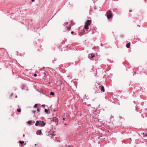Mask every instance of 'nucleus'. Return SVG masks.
Listing matches in <instances>:
<instances>
[{
	"instance_id": "nucleus-15",
	"label": "nucleus",
	"mask_w": 147,
	"mask_h": 147,
	"mask_svg": "<svg viewBox=\"0 0 147 147\" xmlns=\"http://www.w3.org/2000/svg\"><path fill=\"white\" fill-rule=\"evenodd\" d=\"M24 141H19V143L21 144H23L24 143Z\"/></svg>"
},
{
	"instance_id": "nucleus-18",
	"label": "nucleus",
	"mask_w": 147,
	"mask_h": 147,
	"mask_svg": "<svg viewBox=\"0 0 147 147\" xmlns=\"http://www.w3.org/2000/svg\"><path fill=\"white\" fill-rule=\"evenodd\" d=\"M34 108H37V104H36L34 107Z\"/></svg>"
},
{
	"instance_id": "nucleus-33",
	"label": "nucleus",
	"mask_w": 147,
	"mask_h": 147,
	"mask_svg": "<svg viewBox=\"0 0 147 147\" xmlns=\"http://www.w3.org/2000/svg\"><path fill=\"white\" fill-rule=\"evenodd\" d=\"M84 103L86 105V102H85Z\"/></svg>"
},
{
	"instance_id": "nucleus-37",
	"label": "nucleus",
	"mask_w": 147,
	"mask_h": 147,
	"mask_svg": "<svg viewBox=\"0 0 147 147\" xmlns=\"http://www.w3.org/2000/svg\"><path fill=\"white\" fill-rule=\"evenodd\" d=\"M65 125H66V124H65Z\"/></svg>"
},
{
	"instance_id": "nucleus-32",
	"label": "nucleus",
	"mask_w": 147,
	"mask_h": 147,
	"mask_svg": "<svg viewBox=\"0 0 147 147\" xmlns=\"http://www.w3.org/2000/svg\"><path fill=\"white\" fill-rule=\"evenodd\" d=\"M63 120H65V118H63Z\"/></svg>"
},
{
	"instance_id": "nucleus-10",
	"label": "nucleus",
	"mask_w": 147,
	"mask_h": 147,
	"mask_svg": "<svg viewBox=\"0 0 147 147\" xmlns=\"http://www.w3.org/2000/svg\"><path fill=\"white\" fill-rule=\"evenodd\" d=\"M101 91L102 92H104L105 91V90L104 89V86H102V85H101Z\"/></svg>"
},
{
	"instance_id": "nucleus-4",
	"label": "nucleus",
	"mask_w": 147,
	"mask_h": 147,
	"mask_svg": "<svg viewBox=\"0 0 147 147\" xmlns=\"http://www.w3.org/2000/svg\"><path fill=\"white\" fill-rule=\"evenodd\" d=\"M41 123V121H36V123L35 124V125L36 126H38V125H40V123Z\"/></svg>"
},
{
	"instance_id": "nucleus-17",
	"label": "nucleus",
	"mask_w": 147,
	"mask_h": 147,
	"mask_svg": "<svg viewBox=\"0 0 147 147\" xmlns=\"http://www.w3.org/2000/svg\"><path fill=\"white\" fill-rule=\"evenodd\" d=\"M45 113H47L48 112V110L47 109H45Z\"/></svg>"
},
{
	"instance_id": "nucleus-2",
	"label": "nucleus",
	"mask_w": 147,
	"mask_h": 147,
	"mask_svg": "<svg viewBox=\"0 0 147 147\" xmlns=\"http://www.w3.org/2000/svg\"><path fill=\"white\" fill-rule=\"evenodd\" d=\"M91 20H88L86 21L85 24V25H86V26H88L90 25V24L91 23Z\"/></svg>"
},
{
	"instance_id": "nucleus-35",
	"label": "nucleus",
	"mask_w": 147,
	"mask_h": 147,
	"mask_svg": "<svg viewBox=\"0 0 147 147\" xmlns=\"http://www.w3.org/2000/svg\"><path fill=\"white\" fill-rule=\"evenodd\" d=\"M36 144H35V146H36Z\"/></svg>"
},
{
	"instance_id": "nucleus-27",
	"label": "nucleus",
	"mask_w": 147,
	"mask_h": 147,
	"mask_svg": "<svg viewBox=\"0 0 147 147\" xmlns=\"http://www.w3.org/2000/svg\"><path fill=\"white\" fill-rule=\"evenodd\" d=\"M13 95V94L12 93V94H11V96H12Z\"/></svg>"
},
{
	"instance_id": "nucleus-3",
	"label": "nucleus",
	"mask_w": 147,
	"mask_h": 147,
	"mask_svg": "<svg viewBox=\"0 0 147 147\" xmlns=\"http://www.w3.org/2000/svg\"><path fill=\"white\" fill-rule=\"evenodd\" d=\"M94 56L95 55L94 54L93 55L92 54H89L88 57L89 58L91 59L92 58L94 57Z\"/></svg>"
},
{
	"instance_id": "nucleus-36",
	"label": "nucleus",
	"mask_w": 147,
	"mask_h": 147,
	"mask_svg": "<svg viewBox=\"0 0 147 147\" xmlns=\"http://www.w3.org/2000/svg\"><path fill=\"white\" fill-rule=\"evenodd\" d=\"M16 97H17V96H16Z\"/></svg>"
},
{
	"instance_id": "nucleus-23",
	"label": "nucleus",
	"mask_w": 147,
	"mask_h": 147,
	"mask_svg": "<svg viewBox=\"0 0 147 147\" xmlns=\"http://www.w3.org/2000/svg\"><path fill=\"white\" fill-rule=\"evenodd\" d=\"M37 111H38V112H39L40 111V110L39 109H37Z\"/></svg>"
},
{
	"instance_id": "nucleus-34",
	"label": "nucleus",
	"mask_w": 147,
	"mask_h": 147,
	"mask_svg": "<svg viewBox=\"0 0 147 147\" xmlns=\"http://www.w3.org/2000/svg\"><path fill=\"white\" fill-rule=\"evenodd\" d=\"M88 105V106H89V105Z\"/></svg>"
},
{
	"instance_id": "nucleus-31",
	"label": "nucleus",
	"mask_w": 147,
	"mask_h": 147,
	"mask_svg": "<svg viewBox=\"0 0 147 147\" xmlns=\"http://www.w3.org/2000/svg\"><path fill=\"white\" fill-rule=\"evenodd\" d=\"M68 147H71V146H70V145L68 146Z\"/></svg>"
},
{
	"instance_id": "nucleus-1",
	"label": "nucleus",
	"mask_w": 147,
	"mask_h": 147,
	"mask_svg": "<svg viewBox=\"0 0 147 147\" xmlns=\"http://www.w3.org/2000/svg\"><path fill=\"white\" fill-rule=\"evenodd\" d=\"M112 13L110 10H109L107 12V17L108 19H109L112 17Z\"/></svg>"
},
{
	"instance_id": "nucleus-9",
	"label": "nucleus",
	"mask_w": 147,
	"mask_h": 147,
	"mask_svg": "<svg viewBox=\"0 0 147 147\" xmlns=\"http://www.w3.org/2000/svg\"><path fill=\"white\" fill-rule=\"evenodd\" d=\"M130 42H129L126 45V47L127 48H129L130 47Z\"/></svg>"
},
{
	"instance_id": "nucleus-20",
	"label": "nucleus",
	"mask_w": 147,
	"mask_h": 147,
	"mask_svg": "<svg viewBox=\"0 0 147 147\" xmlns=\"http://www.w3.org/2000/svg\"><path fill=\"white\" fill-rule=\"evenodd\" d=\"M34 77H36L37 76V74H34Z\"/></svg>"
},
{
	"instance_id": "nucleus-22",
	"label": "nucleus",
	"mask_w": 147,
	"mask_h": 147,
	"mask_svg": "<svg viewBox=\"0 0 147 147\" xmlns=\"http://www.w3.org/2000/svg\"><path fill=\"white\" fill-rule=\"evenodd\" d=\"M36 112V111H32V112L33 113H34Z\"/></svg>"
},
{
	"instance_id": "nucleus-25",
	"label": "nucleus",
	"mask_w": 147,
	"mask_h": 147,
	"mask_svg": "<svg viewBox=\"0 0 147 147\" xmlns=\"http://www.w3.org/2000/svg\"><path fill=\"white\" fill-rule=\"evenodd\" d=\"M74 33V31H72V32H71V34H73V33Z\"/></svg>"
},
{
	"instance_id": "nucleus-24",
	"label": "nucleus",
	"mask_w": 147,
	"mask_h": 147,
	"mask_svg": "<svg viewBox=\"0 0 147 147\" xmlns=\"http://www.w3.org/2000/svg\"><path fill=\"white\" fill-rule=\"evenodd\" d=\"M42 106L44 108L45 107V105H42Z\"/></svg>"
},
{
	"instance_id": "nucleus-28",
	"label": "nucleus",
	"mask_w": 147,
	"mask_h": 147,
	"mask_svg": "<svg viewBox=\"0 0 147 147\" xmlns=\"http://www.w3.org/2000/svg\"><path fill=\"white\" fill-rule=\"evenodd\" d=\"M34 0H32V2H33V1H34Z\"/></svg>"
},
{
	"instance_id": "nucleus-21",
	"label": "nucleus",
	"mask_w": 147,
	"mask_h": 147,
	"mask_svg": "<svg viewBox=\"0 0 147 147\" xmlns=\"http://www.w3.org/2000/svg\"><path fill=\"white\" fill-rule=\"evenodd\" d=\"M51 134L52 135H54L55 136V134H54V132H52V133Z\"/></svg>"
},
{
	"instance_id": "nucleus-38",
	"label": "nucleus",
	"mask_w": 147,
	"mask_h": 147,
	"mask_svg": "<svg viewBox=\"0 0 147 147\" xmlns=\"http://www.w3.org/2000/svg\"><path fill=\"white\" fill-rule=\"evenodd\" d=\"M138 26H139L138 25Z\"/></svg>"
},
{
	"instance_id": "nucleus-13",
	"label": "nucleus",
	"mask_w": 147,
	"mask_h": 147,
	"mask_svg": "<svg viewBox=\"0 0 147 147\" xmlns=\"http://www.w3.org/2000/svg\"><path fill=\"white\" fill-rule=\"evenodd\" d=\"M55 93L53 92H50V94L52 95H54Z\"/></svg>"
},
{
	"instance_id": "nucleus-14",
	"label": "nucleus",
	"mask_w": 147,
	"mask_h": 147,
	"mask_svg": "<svg viewBox=\"0 0 147 147\" xmlns=\"http://www.w3.org/2000/svg\"><path fill=\"white\" fill-rule=\"evenodd\" d=\"M143 134L144 135V136H143L144 137H145V136L147 137V133H146L145 134L144 133H143Z\"/></svg>"
},
{
	"instance_id": "nucleus-5",
	"label": "nucleus",
	"mask_w": 147,
	"mask_h": 147,
	"mask_svg": "<svg viewBox=\"0 0 147 147\" xmlns=\"http://www.w3.org/2000/svg\"><path fill=\"white\" fill-rule=\"evenodd\" d=\"M53 120L55 122H57L58 121V119L55 117H54L53 118Z\"/></svg>"
},
{
	"instance_id": "nucleus-16",
	"label": "nucleus",
	"mask_w": 147,
	"mask_h": 147,
	"mask_svg": "<svg viewBox=\"0 0 147 147\" xmlns=\"http://www.w3.org/2000/svg\"><path fill=\"white\" fill-rule=\"evenodd\" d=\"M88 27V26H86V25H85L84 28L88 30L89 29Z\"/></svg>"
},
{
	"instance_id": "nucleus-6",
	"label": "nucleus",
	"mask_w": 147,
	"mask_h": 147,
	"mask_svg": "<svg viewBox=\"0 0 147 147\" xmlns=\"http://www.w3.org/2000/svg\"><path fill=\"white\" fill-rule=\"evenodd\" d=\"M42 132L41 130H38L36 132V134L37 135H40L41 134Z\"/></svg>"
},
{
	"instance_id": "nucleus-29",
	"label": "nucleus",
	"mask_w": 147,
	"mask_h": 147,
	"mask_svg": "<svg viewBox=\"0 0 147 147\" xmlns=\"http://www.w3.org/2000/svg\"><path fill=\"white\" fill-rule=\"evenodd\" d=\"M23 137H24L25 136V135L24 134H23Z\"/></svg>"
},
{
	"instance_id": "nucleus-8",
	"label": "nucleus",
	"mask_w": 147,
	"mask_h": 147,
	"mask_svg": "<svg viewBox=\"0 0 147 147\" xmlns=\"http://www.w3.org/2000/svg\"><path fill=\"white\" fill-rule=\"evenodd\" d=\"M84 32L85 30L84 29H83L82 30H81V32H80V33H82V35H83Z\"/></svg>"
},
{
	"instance_id": "nucleus-12",
	"label": "nucleus",
	"mask_w": 147,
	"mask_h": 147,
	"mask_svg": "<svg viewBox=\"0 0 147 147\" xmlns=\"http://www.w3.org/2000/svg\"><path fill=\"white\" fill-rule=\"evenodd\" d=\"M32 123V121H29L28 122V124L30 125Z\"/></svg>"
},
{
	"instance_id": "nucleus-26",
	"label": "nucleus",
	"mask_w": 147,
	"mask_h": 147,
	"mask_svg": "<svg viewBox=\"0 0 147 147\" xmlns=\"http://www.w3.org/2000/svg\"><path fill=\"white\" fill-rule=\"evenodd\" d=\"M68 22H67L66 23V25H68Z\"/></svg>"
},
{
	"instance_id": "nucleus-30",
	"label": "nucleus",
	"mask_w": 147,
	"mask_h": 147,
	"mask_svg": "<svg viewBox=\"0 0 147 147\" xmlns=\"http://www.w3.org/2000/svg\"><path fill=\"white\" fill-rule=\"evenodd\" d=\"M131 11H132L131 10H129V12H131Z\"/></svg>"
},
{
	"instance_id": "nucleus-7",
	"label": "nucleus",
	"mask_w": 147,
	"mask_h": 147,
	"mask_svg": "<svg viewBox=\"0 0 147 147\" xmlns=\"http://www.w3.org/2000/svg\"><path fill=\"white\" fill-rule=\"evenodd\" d=\"M40 125H42V126H44L45 125V123H44L43 121H41V123H40Z\"/></svg>"
},
{
	"instance_id": "nucleus-11",
	"label": "nucleus",
	"mask_w": 147,
	"mask_h": 147,
	"mask_svg": "<svg viewBox=\"0 0 147 147\" xmlns=\"http://www.w3.org/2000/svg\"><path fill=\"white\" fill-rule=\"evenodd\" d=\"M66 27L67 28V30H70V29H71V26H70L69 25V26H66Z\"/></svg>"
},
{
	"instance_id": "nucleus-19",
	"label": "nucleus",
	"mask_w": 147,
	"mask_h": 147,
	"mask_svg": "<svg viewBox=\"0 0 147 147\" xmlns=\"http://www.w3.org/2000/svg\"><path fill=\"white\" fill-rule=\"evenodd\" d=\"M17 111L18 112H20L21 111V109H17Z\"/></svg>"
}]
</instances>
